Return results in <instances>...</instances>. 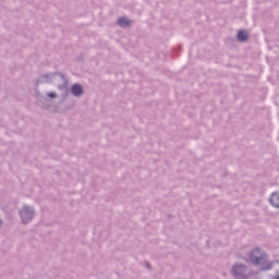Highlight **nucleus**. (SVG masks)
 I'll list each match as a JSON object with an SVG mask.
<instances>
[{"label": "nucleus", "mask_w": 279, "mask_h": 279, "mask_svg": "<svg viewBox=\"0 0 279 279\" xmlns=\"http://www.w3.org/2000/svg\"><path fill=\"white\" fill-rule=\"evenodd\" d=\"M0 226H1V220H0Z\"/></svg>", "instance_id": "obj_10"}, {"label": "nucleus", "mask_w": 279, "mask_h": 279, "mask_svg": "<svg viewBox=\"0 0 279 279\" xmlns=\"http://www.w3.org/2000/svg\"><path fill=\"white\" fill-rule=\"evenodd\" d=\"M238 40H240L241 43H245V40H247V32L240 31L238 33Z\"/></svg>", "instance_id": "obj_7"}, {"label": "nucleus", "mask_w": 279, "mask_h": 279, "mask_svg": "<svg viewBox=\"0 0 279 279\" xmlns=\"http://www.w3.org/2000/svg\"><path fill=\"white\" fill-rule=\"evenodd\" d=\"M250 259L253 265H259L262 267V271H269V269H277L276 274L278 276H272L271 279H279V262H271L269 263L267 260V254L263 252V250L256 247L251 251L250 253Z\"/></svg>", "instance_id": "obj_1"}, {"label": "nucleus", "mask_w": 279, "mask_h": 279, "mask_svg": "<svg viewBox=\"0 0 279 279\" xmlns=\"http://www.w3.org/2000/svg\"><path fill=\"white\" fill-rule=\"evenodd\" d=\"M53 82L58 85V89L63 93H69V81L62 74L52 73V74H43L38 77L37 84H51Z\"/></svg>", "instance_id": "obj_2"}, {"label": "nucleus", "mask_w": 279, "mask_h": 279, "mask_svg": "<svg viewBox=\"0 0 279 279\" xmlns=\"http://www.w3.org/2000/svg\"><path fill=\"white\" fill-rule=\"evenodd\" d=\"M46 95L50 98V99H56L58 98V94L56 92H48L46 93Z\"/></svg>", "instance_id": "obj_9"}, {"label": "nucleus", "mask_w": 279, "mask_h": 279, "mask_svg": "<svg viewBox=\"0 0 279 279\" xmlns=\"http://www.w3.org/2000/svg\"><path fill=\"white\" fill-rule=\"evenodd\" d=\"M71 93L74 97H82V95H84V87L80 84H74L71 88Z\"/></svg>", "instance_id": "obj_5"}, {"label": "nucleus", "mask_w": 279, "mask_h": 279, "mask_svg": "<svg viewBox=\"0 0 279 279\" xmlns=\"http://www.w3.org/2000/svg\"><path fill=\"white\" fill-rule=\"evenodd\" d=\"M34 215H36V210L32 206L24 205L20 209V217H21L22 223H29V221L34 219Z\"/></svg>", "instance_id": "obj_4"}, {"label": "nucleus", "mask_w": 279, "mask_h": 279, "mask_svg": "<svg viewBox=\"0 0 279 279\" xmlns=\"http://www.w3.org/2000/svg\"><path fill=\"white\" fill-rule=\"evenodd\" d=\"M270 204L275 208H279V192H275L270 195Z\"/></svg>", "instance_id": "obj_6"}, {"label": "nucleus", "mask_w": 279, "mask_h": 279, "mask_svg": "<svg viewBox=\"0 0 279 279\" xmlns=\"http://www.w3.org/2000/svg\"><path fill=\"white\" fill-rule=\"evenodd\" d=\"M118 24L120 27H128V25H130V20L128 17H120Z\"/></svg>", "instance_id": "obj_8"}, {"label": "nucleus", "mask_w": 279, "mask_h": 279, "mask_svg": "<svg viewBox=\"0 0 279 279\" xmlns=\"http://www.w3.org/2000/svg\"><path fill=\"white\" fill-rule=\"evenodd\" d=\"M231 274L235 279H250L254 271L245 264H235L232 266Z\"/></svg>", "instance_id": "obj_3"}]
</instances>
